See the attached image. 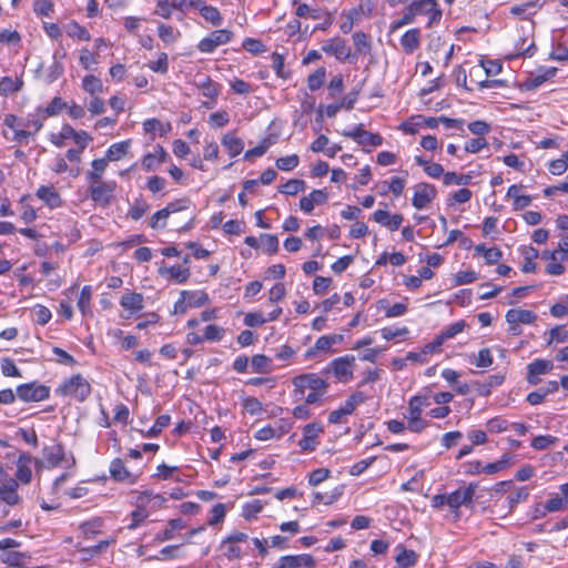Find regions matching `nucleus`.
Segmentation results:
<instances>
[{
    "label": "nucleus",
    "instance_id": "nucleus-1",
    "mask_svg": "<svg viewBox=\"0 0 568 568\" xmlns=\"http://www.w3.org/2000/svg\"><path fill=\"white\" fill-rule=\"evenodd\" d=\"M324 375L316 373H303L292 378V396L296 402L306 404H322L323 396L327 393L329 384Z\"/></svg>",
    "mask_w": 568,
    "mask_h": 568
},
{
    "label": "nucleus",
    "instance_id": "nucleus-2",
    "mask_svg": "<svg viewBox=\"0 0 568 568\" xmlns=\"http://www.w3.org/2000/svg\"><path fill=\"white\" fill-rule=\"evenodd\" d=\"M356 358L347 354L332 359L326 367L321 371L322 375L333 374L338 383H348L354 378Z\"/></svg>",
    "mask_w": 568,
    "mask_h": 568
},
{
    "label": "nucleus",
    "instance_id": "nucleus-3",
    "mask_svg": "<svg viewBox=\"0 0 568 568\" xmlns=\"http://www.w3.org/2000/svg\"><path fill=\"white\" fill-rule=\"evenodd\" d=\"M478 489L477 483H469L465 487H459L458 489L447 494L448 496V507L456 518H459V508L462 506L473 510L475 508V495Z\"/></svg>",
    "mask_w": 568,
    "mask_h": 568
},
{
    "label": "nucleus",
    "instance_id": "nucleus-4",
    "mask_svg": "<svg viewBox=\"0 0 568 568\" xmlns=\"http://www.w3.org/2000/svg\"><path fill=\"white\" fill-rule=\"evenodd\" d=\"M60 396L72 397L79 402H84L91 393V385L80 374L72 375L65 379L57 389Z\"/></svg>",
    "mask_w": 568,
    "mask_h": 568
},
{
    "label": "nucleus",
    "instance_id": "nucleus-5",
    "mask_svg": "<svg viewBox=\"0 0 568 568\" xmlns=\"http://www.w3.org/2000/svg\"><path fill=\"white\" fill-rule=\"evenodd\" d=\"M42 455L45 467L49 469L57 468L62 463H65L67 467H73L75 465V458L73 454H67L64 446L61 443H57L51 446H44L42 449Z\"/></svg>",
    "mask_w": 568,
    "mask_h": 568
},
{
    "label": "nucleus",
    "instance_id": "nucleus-6",
    "mask_svg": "<svg viewBox=\"0 0 568 568\" xmlns=\"http://www.w3.org/2000/svg\"><path fill=\"white\" fill-rule=\"evenodd\" d=\"M17 397L24 402H42L50 397V387L37 382L21 384L17 387Z\"/></svg>",
    "mask_w": 568,
    "mask_h": 568
},
{
    "label": "nucleus",
    "instance_id": "nucleus-7",
    "mask_svg": "<svg viewBox=\"0 0 568 568\" xmlns=\"http://www.w3.org/2000/svg\"><path fill=\"white\" fill-rule=\"evenodd\" d=\"M322 50L326 54L333 55L336 60L341 62H353L354 60H356V54L352 53L351 48L347 45L346 41L341 37H334L325 41V43L322 45Z\"/></svg>",
    "mask_w": 568,
    "mask_h": 568
},
{
    "label": "nucleus",
    "instance_id": "nucleus-8",
    "mask_svg": "<svg viewBox=\"0 0 568 568\" xmlns=\"http://www.w3.org/2000/svg\"><path fill=\"white\" fill-rule=\"evenodd\" d=\"M116 189L115 181H104L97 185L89 186V193L91 200L101 207L109 206L114 197Z\"/></svg>",
    "mask_w": 568,
    "mask_h": 568
},
{
    "label": "nucleus",
    "instance_id": "nucleus-9",
    "mask_svg": "<svg viewBox=\"0 0 568 568\" xmlns=\"http://www.w3.org/2000/svg\"><path fill=\"white\" fill-rule=\"evenodd\" d=\"M232 38L233 32L227 29L215 30L197 43V49L202 53H212L217 47L229 43Z\"/></svg>",
    "mask_w": 568,
    "mask_h": 568
},
{
    "label": "nucleus",
    "instance_id": "nucleus-10",
    "mask_svg": "<svg viewBox=\"0 0 568 568\" xmlns=\"http://www.w3.org/2000/svg\"><path fill=\"white\" fill-rule=\"evenodd\" d=\"M324 432L321 423H310L302 428V438L298 446L303 453L314 452L320 445L318 437Z\"/></svg>",
    "mask_w": 568,
    "mask_h": 568
},
{
    "label": "nucleus",
    "instance_id": "nucleus-11",
    "mask_svg": "<svg viewBox=\"0 0 568 568\" xmlns=\"http://www.w3.org/2000/svg\"><path fill=\"white\" fill-rule=\"evenodd\" d=\"M316 559L311 554L284 555L271 568H315Z\"/></svg>",
    "mask_w": 568,
    "mask_h": 568
},
{
    "label": "nucleus",
    "instance_id": "nucleus-12",
    "mask_svg": "<svg viewBox=\"0 0 568 568\" xmlns=\"http://www.w3.org/2000/svg\"><path fill=\"white\" fill-rule=\"evenodd\" d=\"M437 196L435 185L426 182H420L414 187V195L412 204L417 210L426 209Z\"/></svg>",
    "mask_w": 568,
    "mask_h": 568
},
{
    "label": "nucleus",
    "instance_id": "nucleus-13",
    "mask_svg": "<svg viewBox=\"0 0 568 568\" xmlns=\"http://www.w3.org/2000/svg\"><path fill=\"white\" fill-rule=\"evenodd\" d=\"M32 463H34L37 467L43 465L41 459L33 458L29 453H21L18 457L16 477L22 485H28L32 480Z\"/></svg>",
    "mask_w": 568,
    "mask_h": 568
},
{
    "label": "nucleus",
    "instance_id": "nucleus-14",
    "mask_svg": "<svg viewBox=\"0 0 568 568\" xmlns=\"http://www.w3.org/2000/svg\"><path fill=\"white\" fill-rule=\"evenodd\" d=\"M343 134L353 139L362 146H379L383 144V136L364 130L363 124L357 125L352 131H345Z\"/></svg>",
    "mask_w": 568,
    "mask_h": 568
},
{
    "label": "nucleus",
    "instance_id": "nucleus-15",
    "mask_svg": "<svg viewBox=\"0 0 568 568\" xmlns=\"http://www.w3.org/2000/svg\"><path fill=\"white\" fill-rule=\"evenodd\" d=\"M110 476L115 481H128L129 484H135L138 481V475H133L128 470L124 462L121 458H114L109 467Z\"/></svg>",
    "mask_w": 568,
    "mask_h": 568
},
{
    "label": "nucleus",
    "instance_id": "nucleus-16",
    "mask_svg": "<svg viewBox=\"0 0 568 568\" xmlns=\"http://www.w3.org/2000/svg\"><path fill=\"white\" fill-rule=\"evenodd\" d=\"M373 220L387 227L389 231H397L404 220L403 215L399 213L390 214L386 210H376L373 213Z\"/></svg>",
    "mask_w": 568,
    "mask_h": 568
},
{
    "label": "nucleus",
    "instance_id": "nucleus-17",
    "mask_svg": "<svg viewBox=\"0 0 568 568\" xmlns=\"http://www.w3.org/2000/svg\"><path fill=\"white\" fill-rule=\"evenodd\" d=\"M558 69L555 67H541L538 69V73L534 77L528 78L524 82L526 90H535L544 84L546 81L552 79L557 74Z\"/></svg>",
    "mask_w": 568,
    "mask_h": 568
},
{
    "label": "nucleus",
    "instance_id": "nucleus-18",
    "mask_svg": "<svg viewBox=\"0 0 568 568\" xmlns=\"http://www.w3.org/2000/svg\"><path fill=\"white\" fill-rule=\"evenodd\" d=\"M113 542H115V539L111 538V539L101 540L97 545L89 546V547L82 546L81 544H77L75 548H77V551L82 555V560L88 561V560L92 559L93 557L99 556V555L103 554L104 551H106L109 546Z\"/></svg>",
    "mask_w": 568,
    "mask_h": 568
},
{
    "label": "nucleus",
    "instance_id": "nucleus-19",
    "mask_svg": "<svg viewBox=\"0 0 568 568\" xmlns=\"http://www.w3.org/2000/svg\"><path fill=\"white\" fill-rule=\"evenodd\" d=\"M37 196L51 209L62 205V199L52 185L40 186L37 191Z\"/></svg>",
    "mask_w": 568,
    "mask_h": 568
},
{
    "label": "nucleus",
    "instance_id": "nucleus-20",
    "mask_svg": "<svg viewBox=\"0 0 568 568\" xmlns=\"http://www.w3.org/2000/svg\"><path fill=\"white\" fill-rule=\"evenodd\" d=\"M221 143L231 158L237 156L244 150V141L236 136L234 132L225 133Z\"/></svg>",
    "mask_w": 568,
    "mask_h": 568
},
{
    "label": "nucleus",
    "instance_id": "nucleus-21",
    "mask_svg": "<svg viewBox=\"0 0 568 568\" xmlns=\"http://www.w3.org/2000/svg\"><path fill=\"white\" fill-rule=\"evenodd\" d=\"M536 318V313L528 310L511 308L506 313L508 324H532Z\"/></svg>",
    "mask_w": 568,
    "mask_h": 568
},
{
    "label": "nucleus",
    "instance_id": "nucleus-22",
    "mask_svg": "<svg viewBox=\"0 0 568 568\" xmlns=\"http://www.w3.org/2000/svg\"><path fill=\"white\" fill-rule=\"evenodd\" d=\"M420 44V30L413 28L407 30L400 38L403 51L407 54L413 53Z\"/></svg>",
    "mask_w": 568,
    "mask_h": 568
},
{
    "label": "nucleus",
    "instance_id": "nucleus-23",
    "mask_svg": "<svg viewBox=\"0 0 568 568\" xmlns=\"http://www.w3.org/2000/svg\"><path fill=\"white\" fill-rule=\"evenodd\" d=\"M186 527V523L182 518H173L168 521V526L162 531H159L154 540L158 542L168 541L174 538L176 530H182Z\"/></svg>",
    "mask_w": 568,
    "mask_h": 568
},
{
    "label": "nucleus",
    "instance_id": "nucleus-24",
    "mask_svg": "<svg viewBox=\"0 0 568 568\" xmlns=\"http://www.w3.org/2000/svg\"><path fill=\"white\" fill-rule=\"evenodd\" d=\"M159 274L161 276H169L171 280H173L178 284H183L189 280L191 272H190V268H187V267H182L180 265H173L170 267H160Z\"/></svg>",
    "mask_w": 568,
    "mask_h": 568
},
{
    "label": "nucleus",
    "instance_id": "nucleus-25",
    "mask_svg": "<svg viewBox=\"0 0 568 568\" xmlns=\"http://www.w3.org/2000/svg\"><path fill=\"white\" fill-rule=\"evenodd\" d=\"M120 305L131 314L138 313L143 308V295L134 292L125 293L120 300Z\"/></svg>",
    "mask_w": 568,
    "mask_h": 568
},
{
    "label": "nucleus",
    "instance_id": "nucleus-26",
    "mask_svg": "<svg viewBox=\"0 0 568 568\" xmlns=\"http://www.w3.org/2000/svg\"><path fill=\"white\" fill-rule=\"evenodd\" d=\"M355 47L354 54L367 55L372 51V41L368 34L363 31H356L352 36Z\"/></svg>",
    "mask_w": 568,
    "mask_h": 568
},
{
    "label": "nucleus",
    "instance_id": "nucleus-27",
    "mask_svg": "<svg viewBox=\"0 0 568 568\" xmlns=\"http://www.w3.org/2000/svg\"><path fill=\"white\" fill-rule=\"evenodd\" d=\"M397 550L395 560L399 568H409L417 562L418 556L414 550L406 549L402 545L397 546Z\"/></svg>",
    "mask_w": 568,
    "mask_h": 568
},
{
    "label": "nucleus",
    "instance_id": "nucleus-28",
    "mask_svg": "<svg viewBox=\"0 0 568 568\" xmlns=\"http://www.w3.org/2000/svg\"><path fill=\"white\" fill-rule=\"evenodd\" d=\"M64 30L67 34L79 41H89L91 39L90 32L88 29L81 24H79L75 20H71L69 23L64 26Z\"/></svg>",
    "mask_w": 568,
    "mask_h": 568
},
{
    "label": "nucleus",
    "instance_id": "nucleus-29",
    "mask_svg": "<svg viewBox=\"0 0 568 568\" xmlns=\"http://www.w3.org/2000/svg\"><path fill=\"white\" fill-rule=\"evenodd\" d=\"M196 85L201 89L202 95L213 101H215L220 94V84L214 82L210 77L203 78Z\"/></svg>",
    "mask_w": 568,
    "mask_h": 568
},
{
    "label": "nucleus",
    "instance_id": "nucleus-30",
    "mask_svg": "<svg viewBox=\"0 0 568 568\" xmlns=\"http://www.w3.org/2000/svg\"><path fill=\"white\" fill-rule=\"evenodd\" d=\"M92 286L84 285L80 292L77 306L83 316L92 315L91 310Z\"/></svg>",
    "mask_w": 568,
    "mask_h": 568
},
{
    "label": "nucleus",
    "instance_id": "nucleus-31",
    "mask_svg": "<svg viewBox=\"0 0 568 568\" xmlns=\"http://www.w3.org/2000/svg\"><path fill=\"white\" fill-rule=\"evenodd\" d=\"M251 368L253 373L268 374L272 372V359L263 354H256L251 358Z\"/></svg>",
    "mask_w": 568,
    "mask_h": 568
},
{
    "label": "nucleus",
    "instance_id": "nucleus-32",
    "mask_svg": "<svg viewBox=\"0 0 568 568\" xmlns=\"http://www.w3.org/2000/svg\"><path fill=\"white\" fill-rule=\"evenodd\" d=\"M129 148L130 140L113 143L106 150L105 159L108 161H119L128 153Z\"/></svg>",
    "mask_w": 568,
    "mask_h": 568
},
{
    "label": "nucleus",
    "instance_id": "nucleus-33",
    "mask_svg": "<svg viewBox=\"0 0 568 568\" xmlns=\"http://www.w3.org/2000/svg\"><path fill=\"white\" fill-rule=\"evenodd\" d=\"M429 405L430 402L427 395H415L408 402V415L422 416L424 407H427Z\"/></svg>",
    "mask_w": 568,
    "mask_h": 568
},
{
    "label": "nucleus",
    "instance_id": "nucleus-34",
    "mask_svg": "<svg viewBox=\"0 0 568 568\" xmlns=\"http://www.w3.org/2000/svg\"><path fill=\"white\" fill-rule=\"evenodd\" d=\"M434 6H437L436 0H416L406 7V9L415 19L417 16L428 14Z\"/></svg>",
    "mask_w": 568,
    "mask_h": 568
},
{
    "label": "nucleus",
    "instance_id": "nucleus-35",
    "mask_svg": "<svg viewBox=\"0 0 568 568\" xmlns=\"http://www.w3.org/2000/svg\"><path fill=\"white\" fill-rule=\"evenodd\" d=\"M143 129L146 133L155 134V132H159L161 136H164L171 131V124H163L160 120L152 118L143 122Z\"/></svg>",
    "mask_w": 568,
    "mask_h": 568
},
{
    "label": "nucleus",
    "instance_id": "nucleus-36",
    "mask_svg": "<svg viewBox=\"0 0 568 568\" xmlns=\"http://www.w3.org/2000/svg\"><path fill=\"white\" fill-rule=\"evenodd\" d=\"M171 423V417L168 414L160 415L152 427H150L146 432H142L143 437H158L164 428H166Z\"/></svg>",
    "mask_w": 568,
    "mask_h": 568
},
{
    "label": "nucleus",
    "instance_id": "nucleus-37",
    "mask_svg": "<svg viewBox=\"0 0 568 568\" xmlns=\"http://www.w3.org/2000/svg\"><path fill=\"white\" fill-rule=\"evenodd\" d=\"M513 456L508 453L501 455L500 459L495 463L483 465V473L487 475L496 474L511 464Z\"/></svg>",
    "mask_w": 568,
    "mask_h": 568
},
{
    "label": "nucleus",
    "instance_id": "nucleus-38",
    "mask_svg": "<svg viewBox=\"0 0 568 568\" xmlns=\"http://www.w3.org/2000/svg\"><path fill=\"white\" fill-rule=\"evenodd\" d=\"M554 368V364L549 359L537 358L528 364L527 371L530 375H544Z\"/></svg>",
    "mask_w": 568,
    "mask_h": 568
},
{
    "label": "nucleus",
    "instance_id": "nucleus-39",
    "mask_svg": "<svg viewBox=\"0 0 568 568\" xmlns=\"http://www.w3.org/2000/svg\"><path fill=\"white\" fill-rule=\"evenodd\" d=\"M365 400L366 396L363 392H355L351 396H348L343 406H341L339 408L343 410L345 415H352L355 412L356 406L365 403Z\"/></svg>",
    "mask_w": 568,
    "mask_h": 568
},
{
    "label": "nucleus",
    "instance_id": "nucleus-40",
    "mask_svg": "<svg viewBox=\"0 0 568 568\" xmlns=\"http://www.w3.org/2000/svg\"><path fill=\"white\" fill-rule=\"evenodd\" d=\"M542 4H538V0L528 1L521 4H516L510 8V13L521 19H528L531 14H535L536 11L530 12V9L541 8Z\"/></svg>",
    "mask_w": 568,
    "mask_h": 568
},
{
    "label": "nucleus",
    "instance_id": "nucleus-41",
    "mask_svg": "<svg viewBox=\"0 0 568 568\" xmlns=\"http://www.w3.org/2000/svg\"><path fill=\"white\" fill-rule=\"evenodd\" d=\"M82 89L91 95L103 92L102 81L93 75L88 74L82 79Z\"/></svg>",
    "mask_w": 568,
    "mask_h": 568
},
{
    "label": "nucleus",
    "instance_id": "nucleus-42",
    "mask_svg": "<svg viewBox=\"0 0 568 568\" xmlns=\"http://www.w3.org/2000/svg\"><path fill=\"white\" fill-rule=\"evenodd\" d=\"M526 38H520L515 45L516 52L509 55V59L515 58H530L535 54L537 48L534 41L528 47H525Z\"/></svg>",
    "mask_w": 568,
    "mask_h": 568
},
{
    "label": "nucleus",
    "instance_id": "nucleus-43",
    "mask_svg": "<svg viewBox=\"0 0 568 568\" xmlns=\"http://www.w3.org/2000/svg\"><path fill=\"white\" fill-rule=\"evenodd\" d=\"M332 348V345L329 343V339L326 335L320 336L314 346L310 347L305 354L304 357L306 359L314 358L318 352H329Z\"/></svg>",
    "mask_w": 568,
    "mask_h": 568
},
{
    "label": "nucleus",
    "instance_id": "nucleus-44",
    "mask_svg": "<svg viewBox=\"0 0 568 568\" xmlns=\"http://www.w3.org/2000/svg\"><path fill=\"white\" fill-rule=\"evenodd\" d=\"M45 115L40 112V106L37 108L34 113H29L27 118L20 123L22 126L33 128L34 132H38L43 126V121L45 120Z\"/></svg>",
    "mask_w": 568,
    "mask_h": 568
},
{
    "label": "nucleus",
    "instance_id": "nucleus-45",
    "mask_svg": "<svg viewBox=\"0 0 568 568\" xmlns=\"http://www.w3.org/2000/svg\"><path fill=\"white\" fill-rule=\"evenodd\" d=\"M22 80L14 81L11 77H3L0 80V94L7 97L11 93L18 92L22 88Z\"/></svg>",
    "mask_w": 568,
    "mask_h": 568
},
{
    "label": "nucleus",
    "instance_id": "nucleus-46",
    "mask_svg": "<svg viewBox=\"0 0 568 568\" xmlns=\"http://www.w3.org/2000/svg\"><path fill=\"white\" fill-rule=\"evenodd\" d=\"M181 295L183 297H187V304L190 307L203 306L209 301L207 294L202 291H196V292L182 291Z\"/></svg>",
    "mask_w": 568,
    "mask_h": 568
},
{
    "label": "nucleus",
    "instance_id": "nucleus-47",
    "mask_svg": "<svg viewBox=\"0 0 568 568\" xmlns=\"http://www.w3.org/2000/svg\"><path fill=\"white\" fill-rule=\"evenodd\" d=\"M471 174H457L456 172H446L443 178L445 185H468L471 182Z\"/></svg>",
    "mask_w": 568,
    "mask_h": 568
},
{
    "label": "nucleus",
    "instance_id": "nucleus-48",
    "mask_svg": "<svg viewBox=\"0 0 568 568\" xmlns=\"http://www.w3.org/2000/svg\"><path fill=\"white\" fill-rule=\"evenodd\" d=\"M305 189V182L300 179H291L286 183L280 185L278 192L285 195H296Z\"/></svg>",
    "mask_w": 568,
    "mask_h": 568
},
{
    "label": "nucleus",
    "instance_id": "nucleus-49",
    "mask_svg": "<svg viewBox=\"0 0 568 568\" xmlns=\"http://www.w3.org/2000/svg\"><path fill=\"white\" fill-rule=\"evenodd\" d=\"M342 494H343V490L341 487H336L329 494H322V493L317 491V493H314L312 504H313V506L318 505V504L331 505L335 500H337Z\"/></svg>",
    "mask_w": 568,
    "mask_h": 568
},
{
    "label": "nucleus",
    "instance_id": "nucleus-50",
    "mask_svg": "<svg viewBox=\"0 0 568 568\" xmlns=\"http://www.w3.org/2000/svg\"><path fill=\"white\" fill-rule=\"evenodd\" d=\"M65 108L67 103L60 97H54L45 108L40 106V112H42L45 118L55 116Z\"/></svg>",
    "mask_w": 568,
    "mask_h": 568
},
{
    "label": "nucleus",
    "instance_id": "nucleus-51",
    "mask_svg": "<svg viewBox=\"0 0 568 568\" xmlns=\"http://www.w3.org/2000/svg\"><path fill=\"white\" fill-rule=\"evenodd\" d=\"M261 244L263 252L266 254H275L278 251V237L274 234H261Z\"/></svg>",
    "mask_w": 568,
    "mask_h": 568
},
{
    "label": "nucleus",
    "instance_id": "nucleus-52",
    "mask_svg": "<svg viewBox=\"0 0 568 568\" xmlns=\"http://www.w3.org/2000/svg\"><path fill=\"white\" fill-rule=\"evenodd\" d=\"M558 253L559 251H552L544 252L542 254L544 258H550L552 261L546 266V272L550 275H560L565 272V266L556 262Z\"/></svg>",
    "mask_w": 568,
    "mask_h": 568
},
{
    "label": "nucleus",
    "instance_id": "nucleus-53",
    "mask_svg": "<svg viewBox=\"0 0 568 568\" xmlns=\"http://www.w3.org/2000/svg\"><path fill=\"white\" fill-rule=\"evenodd\" d=\"M263 508H264L263 503L258 499H254V500L245 503L243 505L242 516L246 520H251V519L255 518L257 516V514H260L263 510Z\"/></svg>",
    "mask_w": 568,
    "mask_h": 568
},
{
    "label": "nucleus",
    "instance_id": "nucleus-54",
    "mask_svg": "<svg viewBox=\"0 0 568 568\" xmlns=\"http://www.w3.org/2000/svg\"><path fill=\"white\" fill-rule=\"evenodd\" d=\"M344 20L339 24V29L344 34L352 31L355 20L359 17V9L353 8L347 12L343 13Z\"/></svg>",
    "mask_w": 568,
    "mask_h": 568
},
{
    "label": "nucleus",
    "instance_id": "nucleus-55",
    "mask_svg": "<svg viewBox=\"0 0 568 568\" xmlns=\"http://www.w3.org/2000/svg\"><path fill=\"white\" fill-rule=\"evenodd\" d=\"M549 338L547 339V345H551L552 343H566L568 342V331L564 325H556L549 332Z\"/></svg>",
    "mask_w": 568,
    "mask_h": 568
},
{
    "label": "nucleus",
    "instance_id": "nucleus-56",
    "mask_svg": "<svg viewBox=\"0 0 568 568\" xmlns=\"http://www.w3.org/2000/svg\"><path fill=\"white\" fill-rule=\"evenodd\" d=\"M149 204L143 199H136L130 206L128 216L134 221H138L149 211Z\"/></svg>",
    "mask_w": 568,
    "mask_h": 568
},
{
    "label": "nucleus",
    "instance_id": "nucleus-57",
    "mask_svg": "<svg viewBox=\"0 0 568 568\" xmlns=\"http://www.w3.org/2000/svg\"><path fill=\"white\" fill-rule=\"evenodd\" d=\"M326 75L325 68L316 69L312 74L307 78V87L311 91H316L324 84Z\"/></svg>",
    "mask_w": 568,
    "mask_h": 568
},
{
    "label": "nucleus",
    "instance_id": "nucleus-58",
    "mask_svg": "<svg viewBox=\"0 0 568 568\" xmlns=\"http://www.w3.org/2000/svg\"><path fill=\"white\" fill-rule=\"evenodd\" d=\"M300 163V158L297 154H291L286 156L278 158L275 162V165L281 171H292L294 170Z\"/></svg>",
    "mask_w": 568,
    "mask_h": 568
},
{
    "label": "nucleus",
    "instance_id": "nucleus-59",
    "mask_svg": "<svg viewBox=\"0 0 568 568\" xmlns=\"http://www.w3.org/2000/svg\"><path fill=\"white\" fill-rule=\"evenodd\" d=\"M201 16L205 21L210 22L215 27H220L223 23V18L216 7L207 4Z\"/></svg>",
    "mask_w": 568,
    "mask_h": 568
},
{
    "label": "nucleus",
    "instance_id": "nucleus-60",
    "mask_svg": "<svg viewBox=\"0 0 568 568\" xmlns=\"http://www.w3.org/2000/svg\"><path fill=\"white\" fill-rule=\"evenodd\" d=\"M466 326L464 320L457 321L450 325H448L445 329L439 333V336L445 342L455 337L457 334L462 333Z\"/></svg>",
    "mask_w": 568,
    "mask_h": 568
},
{
    "label": "nucleus",
    "instance_id": "nucleus-61",
    "mask_svg": "<svg viewBox=\"0 0 568 568\" xmlns=\"http://www.w3.org/2000/svg\"><path fill=\"white\" fill-rule=\"evenodd\" d=\"M242 406L251 416L260 415L263 412V405L260 399L248 396L243 399Z\"/></svg>",
    "mask_w": 568,
    "mask_h": 568
},
{
    "label": "nucleus",
    "instance_id": "nucleus-62",
    "mask_svg": "<svg viewBox=\"0 0 568 568\" xmlns=\"http://www.w3.org/2000/svg\"><path fill=\"white\" fill-rule=\"evenodd\" d=\"M158 34L163 42L172 43L176 40L179 31H175V29L171 26L160 23L158 27Z\"/></svg>",
    "mask_w": 568,
    "mask_h": 568
},
{
    "label": "nucleus",
    "instance_id": "nucleus-63",
    "mask_svg": "<svg viewBox=\"0 0 568 568\" xmlns=\"http://www.w3.org/2000/svg\"><path fill=\"white\" fill-rule=\"evenodd\" d=\"M33 11L41 17H51L54 11V6L51 0H34Z\"/></svg>",
    "mask_w": 568,
    "mask_h": 568
},
{
    "label": "nucleus",
    "instance_id": "nucleus-64",
    "mask_svg": "<svg viewBox=\"0 0 568 568\" xmlns=\"http://www.w3.org/2000/svg\"><path fill=\"white\" fill-rule=\"evenodd\" d=\"M149 515H150L149 510H143V509H139V508H135L134 510H132L130 514L131 523L128 525V529L134 530L138 527H140L146 520Z\"/></svg>",
    "mask_w": 568,
    "mask_h": 568
}]
</instances>
